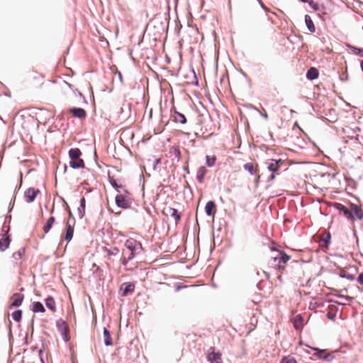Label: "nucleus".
<instances>
[{"label": "nucleus", "mask_w": 363, "mask_h": 363, "mask_svg": "<svg viewBox=\"0 0 363 363\" xmlns=\"http://www.w3.org/2000/svg\"><path fill=\"white\" fill-rule=\"evenodd\" d=\"M304 18H305V23H306V26L308 30L311 33H314L315 31V27L311 17L309 15L306 14Z\"/></svg>", "instance_id": "nucleus-27"}, {"label": "nucleus", "mask_w": 363, "mask_h": 363, "mask_svg": "<svg viewBox=\"0 0 363 363\" xmlns=\"http://www.w3.org/2000/svg\"><path fill=\"white\" fill-rule=\"evenodd\" d=\"M116 204L118 207L127 209L130 207V203L127 201L124 196L118 194L115 197Z\"/></svg>", "instance_id": "nucleus-11"}, {"label": "nucleus", "mask_w": 363, "mask_h": 363, "mask_svg": "<svg viewBox=\"0 0 363 363\" xmlns=\"http://www.w3.org/2000/svg\"><path fill=\"white\" fill-rule=\"evenodd\" d=\"M93 267H96V272H98V271H100V270H101V269H100V268H99V267H98L96 264H93Z\"/></svg>", "instance_id": "nucleus-64"}, {"label": "nucleus", "mask_w": 363, "mask_h": 363, "mask_svg": "<svg viewBox=\"0 0 363 363\" xmlns=\"http://www.w3.org/2000/svg\"><path fill=\"white\" fill-rule=\"evenodd\" d=\"M346 46H347V48L349 50H350L351 51H352V52H354V54L355 53V52L357 51V48H358L357 47H355V46H354V45H350V44H347Z\"/></svg>", "instance_id": "nucleus-48"}, {"label": "nucleus", "mask_w": 363, "mask_h": 363, "mask_svg": "<svg viewBox=\"0 0 363 363\" xmlns=\"http://www.w3.org/2000/svg\"><path fill=\"white\" fill-rule=\"evenodd\" d=\"M309 6L314 10V11H319L320 6L318 3H315L313 1H308Z\"/></svg>", "instance_id": "nucleus-40"}, {"label": "nucleus", "mask_w": 363, "mask_h": 363, "mask_svg": "<svg viewBox=\"0 0 363 363\" xmlns=\"http://www.w3.org/2000/svg\"><path fill=\"white\" fill-rule=\"evenodd\" d=\"M43 352H44V347H43V348H41V349H40V350H38V354H39V356H40V357H41V355L43 354ZM40 359H41V362H42L43 363H44L43 359V358H42V357H40Z\"/></svg>", "instance_id": "nucleus-56"}, {"label": "nucleus", "mask_w": 363, "mask_h": 363, "mask_svg": "<svg viewBox=\"0 0 363 363\" xmlns=\"http://www.w3.org/2000/svg\"><path fill=\"white\" fill-rule=\"evenodd\" d=\"M320 359H322L326 362H330L332 361L334 358H335V356L331 354V353H328L326 355H324V356H322V355H319L318 356Z\"/></svg>", "instance_id": "nucleus-39"}, {"label": "nucleus", "mask_w": 363, "mask_h": 363, "mask_svg": "<svg viewBox=\"0 0 363 363\" xmlns=\"http://www.w3.org/2000/svg\"><path fill=\"white\" fill-rule=\"evenodd\" d=\"M285 164V160L281 159H269L265 162L267 169L271 172V174L267 179V182H272L277 175L280 174L282 166Z\"/></svg>", "instance_id": "nucleus-1"}, {"label": "nucleus", "mask_w": 363, "mask_h": 363, "mask_svg": "<svg viewBox=\"0 0 363 363\" xmlns=\"http://www.w3.org/2000/svg\"><path fill=\"white\" fill-rule=\"evenodd\" d=\"M124 252H123V257L121 259V264L124 266H126L129 262V260L127 259L126 257L124 255Z\"/></svg>", "instance_id": "nucleus-49"}, {"label": "nucleus", "mask_w": 363, "mask_h": 363, "mask_svg": "<svg viewBox=\"0 0 363 363\" xmlns=\"http://www.w3.org/2000/svg\"><path fill=\"white\" fill-rule=\"evenodd\" d=\"M55 221V218L53 216H51L48 219L45 224L43 226V231L45 233H48L50 232V230L52 228Z\"/></svg>", "instance_id": "nucleus-29"}, {"label": "nucleus", "mask_w": 363, "mask_h": 363, "mask_svg": "<svg viewBox=\"0 0 363 363\" xmlns=\"http://www.w3.org/2000/svg\"><path fill=\"white\" fill-rule=\"evenodd\" d=\"M207 172V169L204 166L200 167L196 172V179L200 183L202 184L204 182V177Z\"/></svg>", "instance_id": "nucleus-26"}, {"label": "nucleus", "mask_w": 363, "mask_h": 363, "mask_svg": "<svg viewBox=\"0 0 363 363\" xmlns=\"http://www.w3.org/2000/svg\"><path fill=\"white\" fill-rule=\"evenodd\" d=\"M349 208L354 213L355 218H357L358 220L363 219V210L356 203H350Z\"/></svg>", "instance_id": "nucleus-16"}, {"label": "nucleus", "mask_w": 363, "mask_h": 363, "mask_svg": "<svg viewBox=\"0 0 363 363\" xmlns=\"http://www.w3.org/2000/svg\"><path fill=\"white\" fill-rule=\"evenodd\" d=\"M9 220V221H11V215H7L6 218H5V223L6 222V220Z\"/></svg>", "instance_id": "nucleus-60"}, {"label": "nucleus", "mask_w": 363, "mask_h": 363, "mask_svg": "<svg viewBox=\"0 0 363 363\" xmlns=\"http://www.w3.org/2000/svg\"><path fill=\"white\" fill-rule=\"evenodd\" d=\"M205 213L207 216L214 217L217 211L216 204L214 201H209L205 205Z\"/></svg>", "instance_id": "nucleus-10"}, {"label": "nucleus", "mask_w": 363, "mask_h": 363, "mask_svg": "<svg viewBox=\"0 0 363 363\" xmlns=\"http://www.w3.org/2000/svg\"><path fill=\"white\" fill-rule=\"evenodd\" d=\"M306 346L307 347H309V348L312 349L313 350L316 351V352H325L324 350H320V349H318V348H317V347H310V346H309V345H306Z\"/></svg>", "instance_id": "nucleus-54"}, {"label": "nucleus", "mask_w": 363, "mask_h": 363, "mask_svg": "<svg viewBox=\"0 0 363 363\" xmlns=\"http://www.w3.org/2000/svg\"><path fill=\"white\" fill-rule=\"evenodd\" d=\"M108 180L111 186L118 193H121V189H123V186L121 184H118L116 180L114 179L113 176L110 175V173H108Z\"/></svg>", "instance_id": "nucleus-24"}, {"label": "nucleus", "mask_w": 363, "mask_h": 363, "mask_svg": "<svg viewBox=\"0 0 363 363\" xmlns=\"http://www.w3.org/2000/svg\"><path fill=\"white\" fill-rule=\"evenodd\" d=\"M78 96H79L80 98H82V99L83 102H84V104H87V101H86V99L85 96H84V95H83L80 91H78Z\"/></svg>", "instance_id": "nucleus-53"}, {"label": "nucleus", "mask_w": 363, "mask_h": 363, "mask_svg": "<svg viewBox=\"0 0 363 363\" xmlns=\"http://www.w3.org/2000/svg\"><path fill=\"white\" fill-rule=\"evenodd\" d=\"M359 64H360L361 70H362V72H363V60H360Z\"/></svg>", "instance_id": "nucleus-61"}, {"label": "nucleus", "mask_w": 363, "mask_h": 363, "mask_svg": "<svg viewBox=\"0 0 363 363\" xmlns=\"http://www.w3.org/2000/svg\"><path fill=\"white\" fill-rule=\"evenodd\" d=\"M135 284L133 282H124L119 289L120 295L123 297L127 296L129 294L134 292Z\"/></svg>", "instance_id": "nucleus-7"}, {"label": "nucleus", "mask_w": 363, "mask_h": 363, "mask_svg": "<svg viewBox=\"0 0 363 363\" xmlns=\"http://www.w3.org/2000/svg\"><path fill=\"white\" fill-rule=\"evenodd\" d=\"M167 213H170V216L174 218L175 223L177 224L181 220V213L176 208L172 207H167L164 208Z\"/></svg>", "instance_id": "nucleus-18"}, {"label": "nucleus", "mask_w": 363, "mask_h": 363, "mask_svg": "<svg viewBox=\"0 0 363 363\" xmlns=\"http://www.w3.org/2000/svg\"><path fill=\"white\" fill-rule=\"evenodd\" d=\"M353 233H354V235L356 238H357V231H356V230H355V229H353ZM357 241L358 242V238H357Z\"/></svg>", "instance_id": "nucleus-63"}, {"label": "nucleus", "mask_w": 363, "mask_h": 363, "mask_svg": "<svg viewBox=\"0 0 363 363\" xmlns=\"http://www.w3.org/2000/svg\"><path fill=\"white\" fill-rule=\"evenodd\" d=\"M22 310L16 309L11 313L12 319L16 322H20L22 319Z\"/></svg>", "instance_id": "nucleus-30"}, {"label": "nucleus", "mask_w": 363, "mask_h": 363, "mask_svg": "<svg viewBox=\"0 0 363 363\" xmlns=\"http://www.w3.org/2000/svg\"><path fill=\"white\" fill-rule=\"evenodd\" d=\"M68 155L70 159L69 167L74 169L84 168L85 164L82 159L80 158L82 152L79 148H71L69 150Z\"/></svg>", "instance_id": "nucleus-2"}, {"label": "nucleus", "mask_w": 363, "mask_h": 363, "mask_svg": "<svg viewBox=\"0 0 363 363\" xmlns=\"http://www.w3.org/2000/svg\"><path fill=\"white\" fill-rule=\"evenodd\" d=\"M357 282L359 284L363 285V272L359 274L357 277Z\"/></svg>", "instance_id": "nucleus-50"}, {"label": "nucleus", "mask_w": 363, "mask_h": 363, "mask_svg": "<svg viewBox=\"0 0 363 363\" xmlns=\"http://www.w3.org/2000/svg\"><path fill=\"white\" fill-rule=\"evenodd\" d=\"M104 250L108 256H116L119 253V249L117 247H114L112 249L105 247Z\"/></svg>", "instance_id": "nucleus-34"}, {"label": "nucleus", "mask_w": 363, "mask_h": 363, "mask_svg": "<svg viewBox=\"0 0 363 363\" xmlns=\"http://www.w3.org/2000/svg\"><path fill=\"white\" fill-rule=\"evenodd\" d=\"M341 298H343V299H345L346 301H352V299H353L352 297L349 296H345V295L341 296Z\"/></svg>", "instance_id": "nucleus-55"}, {"label": "nucleus", "mask_w": 363, "mask_h": 363, "mask_svg": "<svg viewBox=\"0 0 363 363\" xmlns=\"http://www.w3.org/2000/svg\"><path fill=\"white\" fill-rule=\"evenodd\" d=\"M293 325L296 330H301L303 328V318L301 314H298L294 317Z\"/></svg>", "instance_id": "nucleus-20"}, {"label": "nucleus", "mask_w": 363, "mask_h": 363, "mask_svg": "<svg viewBox=\"0 0 363 363\" xmlns=\"http://www.w3.org/2000/svg\"><path fill=\"white\" fill-rule=\"evenodd\" d=\"M15 199H16V196L14 195L13 198V202L11 201L10 203H9V213H10L12 211V208L13 207L14 202H15Z\"/></svg>", "instance_id": "nucleus-51"}, {"label": "nucleus", "mask_w": 363, "mask_h": 363, "mask_svg": "<svg viewBox=\"0 0 363 363\" xmlns=\"http://www.w3.org/2000/svg\"><path fill=\"white\" fill-rule=\"evenodd\" d=\"M214 347H211V352H208L207 359L211 363H222L221 354L219 352H216Z\"/></svg>", "instance_id": "nucleus-9"}, {"label": "nucleus", "mask_w": 363, "mask_h": 363, "mask_svg": "<svg viewBox=\"0 0 363 363\" xmlns=\"http://www.w3.org/2000/svg\"><path fill=\"white\" fill-rule=\"evenodd\" d=\"M118 77H119L120 81L122 82L123 77H122V74L121 73V72H118Z\"/></svg>", "instance_id": "nucleus-62"}, {"label": "nucleus", "mask_w": 363, "mask_h": 363, "mask_svg": "<svg viewBox=\"0 0 363 363\" xmlns=\"http://www.w3.org/2000/svg\"><path fill=\"white\" fill-rule=\"evenodd\" d=\"M183 170L186 173V174H189L190 172H189V166H188V164H186V165H184L183 167Z\"/></svg>", "instance_id": "nucleus-57"}, {"label": "nucleus", "mask_w": 363, "mask_h": 363, "mask_svg": "<svg viewBox=\"0 0 363 363\" xmlns=\"http://www.w3.org/2000/svg\"><path fill=\"white\" fill-rule=\"evenodd\" d=\"M243 168L245 170L247 171L250 174L254 175L256 174V169L254 167V164L252 162H247L243 165Z\"/></svg>", "instance_id": "nucleus-31"}, {"label": "nucleus", "mask_w": 363, "mask_h": 363, "mask_svg": "<svg viewBox=\"0 0 363 363\" xmlns=\"http://www.w3.org/2000/svg\"><path fill=\"white\" fill-rule=\"evenodd\" d=\"M65 205H66V208H67V211L68 212V215H69V218H68V220L67 222H71V223H74V225H75V218L70 210V208L69 206H68L67 203L64 201Z\"/></svg>", "instance_id": "nucleus-37"}, {"label": "nucleus", "mask_w": 363, "mask_h": 363, "mask_svg": "<svg viewBox=\"0 0 363 363\" xmlns=\"http://www.w3.org/2000/svg\"><path fill=\"white\" fill-rule=\"evenodd\" d=\"M319 76V71L316 67H311L306 72V79L308 80L316 79Z\"/></svg>", "instance_id": "nucleus-19"}, {"label": "nucleus", "mask_w": 363, "mask_h": 363, "mask_svg": "<svg viewBox=\"0 0 363 363\" xmlns=\"http://www.w3.org/2000/svg\"><path fill=\"white\" fill-rule=\"evenodd\" d=\"M333 206L340 214L344 216L348 220L354 221V215L349 208L340 203H334Z\"/></svg>", "instance_id": "nucleus-4"}, {"label": "nucleus", "mask_w": 363, "mask_h": 363, "mask_svg": "<svg viewBox=\"0 0 363 363\" xmlns=\"http://www.w3.org/2000/svg\"><path fill=\"white\" fill-rule=\"evenodd\" d=\"M192 72H193V74H194V79H195V84H196V85H198V84H199L198 78H197V77H196V73H195V72H194V69H192Z\"/></svg>", "instance_id": "nucleus-59"}, {"label": "nucleus", "mask_w": 363, "mask_h": 363, "mask_svg": "<svg viewBox=\"0 0 363 363\" xmlns=\"http://www.w3.org/2000/svg\"><path fill=\"white\" fill-rule=\"evenodd\" d=\"M65 83L74 92V94H77L78 96V91H79L77 89H76L73 84H69L67 82H65Z\"/></svg>", "instance_id": "nucleus-42"}, {"label": "nucleus", "mask_w": 363, "mask_h": 363, "mask_svg": "<svg viewBox=\"0 0 363 363\" xmlns=\"http://www.w3.org/2000/svg\"><path fill=\"white\" fill-rule=\"evenodd\" d=\"M250 106H251L253 109H255V111H257V112H259V114H260V116H261L262 118H264L265 120H267V119H268V115H267V113L266 112H264V113L260 112V111H259V109H258L257 108H256L255 106H254L253 105H250Z\"/></svg>", "instance_id": "nucleus-41"}, {"label": "nucleus", "mask_w": 363, "mask_h": 363, "mask_svg": "<svg viewBox=\"0 0 363 363\" xmlns=\"http://www.w3.org/2000/svg\"><path fill=\"white\" fill-rule=\"evenodd\" d=\"M257 1H258L259 4V5H260L261 8H262L263 10H264V11H267V7L264 6V4H263L260 0H257Z\"/></svg>", "instance_id": "nucleus-58"}, {"label": "nucleus", "mask_w": 363, "mask_h": 363, "mask_svg": "<svg viewBox=\"0 0 363 363\" xmlns=\"http://www.w3.org/2000/svg\"><path fill=\"white\" fill-rule=\"evenodd\" d=\"M25 252H26V248L21 247L17 252H15L12 255V257L15 259H21L23 257V256L25 255Z\"/></svg>", "instance_id": "nucleus-33"}, {"label": "nucleus", "mask_w": 363, "mask_h": 363, "mask_svg": "<svg viewBox=\"0 0 363 363\" xmlns=\"http://www.w3.org/2000/svg\"><path fill=\"white\" fill-rule=\"evenodd\" d=\"M348 74L347 72L343 73L342 75L340 76V79L342 82H345L348 80Z\"/></svg>", "instance_id": "nucleus-46"}, {"label": "nucleus", "mask_w": 363, "mask_h": 363, "mask_svg": "<svg viewBox=\"0 0 363 363\" xmlns=\"http://www.w3.org/2000/svg\"><path fill=\"white\" fill-rule=\"evenodd\" d=\"M290 258L291 256L287 255L284 251H277V255L272 257L270 264L272 267L281 270L283 268L281 264L287 263Z\"/></svg>", "instance_id": "nucleus-3"}, {"label": "nucleus", "mask_w": 363, "mask_h": 363, "mask_svg": "<svg viewBox=\"0 0 363 363\" xmlns=\"http://www.w3.org/2000/svg\"><path fill=\"white\" fill-rule=\"evenodd\" d=\"M74 225L71 222H67L66 223V231L64 240L69 242L72 240L74 235Z\"/></svg>", "instance_id": "nucleus-17"}, {"label": "nucleus", "mask_w": 363, "mask_h": 363, "mask_svg": "<svg viewBox=\"0 0 363 363\" xmlns=\"http://www.w3.org/2000/svg\"><path fill=\"white\" fill-rule=\"evenodd\" d=\"M45 303L46 307L48 309H50L52 312H55L56 311L55 301V299H54V298L52 296H48L45 299Z\"/></svg>", "instance_id": "nucleus-25"}, {"label": "nucleus", "mask_w": 363, "mask_h": 363, "mask_svg": "<svg viewBox=\"0 0 363 363\" xmlns=\"http://www.w3.org/2000/svg\"><path fill=\"white\" fill-rule=\"evenodd\" d=\"M216 156H209V155H206V164L208 167H213L215 163H216Z\"/></svg>", "instance_id": "nucleus-35"}, {"label": "nucleus", "mask_w": 363, "mask_h": 363, "mask_svg": "<svg viewBox=\"0 0 363 363\" xmlns=\"http://www.w3.org/2000/svg\"><path fill=\"white\" fill-rule=\"evenodd\" d=\"M139 252H130V253L128 254V255L126 257L127 259L130 261L132 260L136 254H138Z\"/></svg>", "instance_id": "nucleus-44"}, {"label": "nucleus", "mask_w": 363, "mask_h": 363, "mask_svg": "<svg viewBox=\"0 0 363 363\" xmlns=\"http://www.w3.org/2000/svg\"><path fill=\"white\" fill-rule=\"evenodd\" d=\"M40 190L33 187H29L24 192L25 200L27 203H32L35 201Z\"/></svg>", "instance_id": "nucleus-8"}, {"label": "nucleus", "mask_w": 363, "mask_h": 363, "mask_svg": "<svg viewBox=\"0 0 363 363\" xmlns=\"http://www.w3.org/2000/svg\"><path fill=\"white\" fill-rule=\"evenodd\" d=\"M326 317L327 318H328L329 320H334L335 318V314H333L331 313H328L326 314Z\"/></svg>", "instance_id": "nucleus-52"}, {"label": "nucleus", "mask_w": 363, "mask_h": 363, "mask_svg": "<svg viewBox=\"0 0 363 363\" xmlns=\"http://www.w3.org/2000/svg\"><path fill=\"white\" fill-rule=\"evenodd\" d=\"M103 335L105 346L108 347L113 345V340L111 333L106 328H104Z\"/></svg>", "instance_id": "nucleus-22"}, {"label": "nucleus", "mask_w": 363, "mask_h": 363, "mask_svg": "<svg viewBox=\"0 0 363 363\" xmlns=\"http://www.w3.org/2000/svg\"><path fill=\"white\" fill-rule=\"evenodd\" d=\"M280 363H297V361L294 357L285 356L281 359Z\"/></svg>", "instance_id": "nucleus-36"}, {"label": "nucleus", "mask_w": 363, "mask_h": 363, "mask_svg": "<svg viewBox=\"0 0 363 363\" xmlns=\"http://www.w3.org/2000/svg\"><path fill=\"white\" fill-rule=\"evenodd\" d=\"M125 246L130 252H140L143 249L141 242L132 238L126 240Z\"/></svg>", "instance_id": "nucleus-6"}, {"label": "nucleus", "mask_w": 363, "mask_h": 363, "mask_svg": "<svg viewBox=\"0 0 363 363\" xmlns=\"http://www.w3.org/2000/svg\"><path fill=\"white\" fill-rule=\"evenodd\" d=\"M161 164V159L160 158H157L154 160L153 162V164H152V168L154 170H155L157 169V166L158 164Z\"/></svg>", "instance_id": "nucleus-45"}, {"label": "nucleus", "mask_w": 363, "mask_h": 363, "mask_svg": "<svg viewBox=\"0 0 363 363\" xmlns=\"http://www.w3.org/2000/svg\"><path fill=\"white\" fill-rule=\"evenodd\" d=\"M331 234L329 231H325L320 240V245L322 247H328L330 244Z\"/></svg>", "instance_id": "nucleus-21"}, {"label": "nucleus", "mask_w": 363, "mask_h": 363, "mask_svg": "<svg viewBox=\"0 0 363 363\" xmlns=\"http://www.w3.org/2000/svg\"><path fill=\"white\" fill-rule=\"evenodd\" d=\"M56 327L59 332L60 333L62 337V340L65 342H68L69 340V328L67 323L62 319H59L56 322Z\"/></svg>", "instance_id": "nucleus-5"}, {"label": "nucleus", "mask_w": 363, "mask_h": 363, "mask_svg": "<svg viewBox=\"0 0 363 363\" xmlns=\"http://www.w3.org/2000/svg\"><path fill=\"white\" fill-rule=\"evenodd\" d=\"M11 303L10 307H19L24 299V295L21 293H14L11 298Z\"/></svg>", "instance_id": "nucleus-13"}, {"label": "nucleus", "mask_w": 363, "mask_h": 363, "mask_svg": "<svg viewBox=\"0 0 363 363\" xmlns=\"http://www.w3.org/2000/svg\"><path fill=\"white\" fill-rule=\"evenodd\" d=\"M172 154L175 159H177V161L179 160L181 157V151L179 146H174L172 148Z\"/></svg>", "instance_id": "nucleus-38"}, {"label": "nucleus", "mask_w": 363, "mask_h": 363, "mask_svg": "<svg viewBox=\"0 0 363 363\" xmlns=\"http://www.w3.org/2000/svg\"><path fill=\"white\" fill-rule=\"evenodd\" d=\"M339 275L341 278H345L350 281H354L355 279L354 275L350 274L349 272L344 269L340 272Z\"/></svg>", "instance_id": "nucleus-32"}, {"label": "nucleus", "mask_w": 363, "mask_h": 363, "mask_svg": "<svg viewBox=\"0 0 363 363\" xmlns=\"http://www.w3.org/2000/svg\"><path fill=\"white\" fill-rule=\"evenodd\" d=\"M31 310L34 313H44L45 311L43 304L40 301L33 302Z\"/></svg>", "instance_id": "nucleus-28"}, {"label": "nucleus", "mask_w": 363, "mask_h": 363, "mask_svg": "<svg viewBox=\"0 0 363 363\" xmlns=\"http://www.w3.org/2000/svg\"><path fill=\"white\" fill-rule=\"evenodd\" d=\"M9 230H10V227L9 226H6L5 225V223H4V225H2V228H1V231L3 233V235L9 234Z\"/></svg>", "instance_id": "nucleus-43"}, {"label": "nucleus", "mask_w": 363, "mask_h": 363, "mask_svg": "<svg viewBox=\"0 0 363 363\" xmlns=\"http://www.w3.org/2000/svg\"><path fill=\"white\" fill-rule=\"evenodd\" d=\"M354 55L363 57V48H358Z\"/></svg>", "instance_id": "nucleus-47"}, {"label": "nucleus", "mask_w": 363, "mask_h": 363, "mask_svg": "<svg viewBox=\"0 0 363 363\" xmlns=\"http://www.w3.org/2000/svg\"><path fill=\"white\" fill-rule=\"evenodd\" d=\"M86 209V199L84 196H82L79 201V206L77 208L78 216L79 218H82L85 215Z\"/></svg>", "instance_id": "nucleus-23"}, {"label": "nucleus", "mask_w": 363, "mask_h": 363, "mask_svg": "<svg viewBox=\"0 0 363 363\" xmlns=\"http://www.w3.org/2000/svg\"><path fill=\"white\" fill-rule=\"evenodd\" d=\"M172 118L173 121L175 123L186 124L187 122L186 116L183 113L179 112L175 108L173 109Z\"/></svg>", "instance_id": "nucleus-14"}, {"label": "nucleus", "mask_w": 363, "mask_h": 363, "mask_svg": "<svg viewBox=\"0 0 363 363\" xmlns=\"http://www.w3.org/2000/svg\"><path fill=\"white\" fill-rule=\"evenodd\" d=\"M11 242V238L10 234L2 235V238H0V251L4 252L9 247Z\"/></svg>", "instance_id": "nucleus-15"}, {"label": "nucleus", "mask_w": 363, "mask_h": 363, "mask_svg": "<svg viewBox=\"0 0 363 363\" xmlns=\"http://www.w3.org/2000/svg\"><path fill=\"white\" fill-rule=\"evenodd\" d=\"M69 112L72 114L74 118L79 119H84L86 117V111L79 107H73L69 110Z\"/></svg>", "instance_id": "nucleus-12"}]
</instances>
